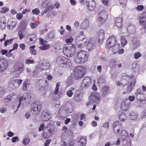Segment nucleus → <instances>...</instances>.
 Returning a JSON list of instances; mask_svg holds the SVG:
<instances>
[{"label":"nucleus","mask_w":146,"mask_h":146,"mask_svg":"<svg viewBox=\"0 0 146 146\" xmlns=\"http://www.w3.org/2000/svg\"><path fill=\"white\" fill-rule=\"evenodd\" d=\"M12 97V95H9L5 97L4 100V102L5 103H7L11 102V99L13 98Z\"/></svg>","instance_id":"obj_33"},{"label":"nucleus","mask_w":146,"mask_h":146,"mask_svg":"<svg viewBox=\"0 0 146 146\" xmlns=\"http://www.w3.org/2000/svg\"><path fill=\"white\" fill-rule=\"evenodd\" d=\"M31 98V97L29 93H25L23 94V95L19 99V104H18L17 108H18L21 106L22 102H25L30 100Z\"/></svg>","instance_id":"obj_7"},{"label":"nucleus","mask_w":146,"mask_h":146,"mask_svg":"<svg viewBox=\"0 0 146 146\" xmlns=\"http://www.w3.org/2000/svg\"><path fill=\"white\" fill-rule=\"evenodd\" d=\"M73 38L71 37L66 39L65 42L66 43H68V44H71V43L73 42Z\"/></svg>","instance_id":"obj_56"},{"label":"nucleus","mask_w":146,"mask_h":146,"mask_svg":"<svg viewBox=\"0 0 146 146\" xmlns=\"http://www.w3.org/2000/svg\"><path fill=\"white\" fill-rule=\"evenodd\" d=\"M54 7L52 5H50L46 8L44 11V14L46 13L47 12L50 11L53 9Z\"/></svg>","instance_id":"obj_40"},{"label":"nucleus","mask_w":146,"mask_h":146,"mask_svg":"<svg viewBox=\"0 0 146 146\" xmlns=\"http://www.w3.org/2000/svg\"><path fill=\"white\" fill-rule=\"evenodd\" d=\"M87 41L86 38L84 37L83 38L82 40L81 41V43L77 46V47L81 48H84L86 44Z\"/></svg>","instance_id":"obj_19"},{"label":"nucleus","mask_w":146,"mask_h":146,"mask_svg":"<svg viewBox=\"0 0 146 146\" xmlns=\"http://www.w3.org/2000/svg\"><path fill=\"white\" fill-rule=\"evenodd\" d=\"M121 45L122 46H124L127 43V41L125 36H122L121 37Z\"/></svg>","instance_id":"obj_27"},{"label":"nucleus","mask_w":146,"mask_h":146,"mask_svg":"<svg viewBox=\"0 0 146 146\" xmlns=\"http://www.w3.org/2000/svg\"><path fill=\"white\" fill-rule=\"evenodd\" d=\"M36 39V35L33 34H31L28 35L27 37V40L29 42L33 43H34Z\"/></svg>","instance_id":"obj_14"},{"label":"nucleus","mask_w":146,"mask_h":146,"mask_svg":"<svg viewBox=\"0 0 146 146\" xmlns=\"http://www.w3.org/2000/svg\"><path fill=\"white\" fill-rule=\"evenodd\" d=\"M5 89L3 87H0V94L3 96L5 93Z\"/></svg>","instance_id":"obj_55"},{"label":"nucleus","mask_w":146,"mask_h":146,"mask_svg":"<svg viewBox=\"0 0 146 146\" xmlns=\"http://www.w3.org/2000/svg\"><path fill=\"white\" fill-rule=\"evenodd\" d=\"M30 139L28 138H26L24 139L23 140V143L25 145H27L28 144L29 142Z\"/></svg>","instance_id":"obj_43"},{"label":"nucleus","mask_w":146,"mask_h":146,"mask_svg":"<svg viewBox=\"0 0 146 146\" xmlns=\"http://www.w3.org/2000/svg\"><path fill=\"white\" fill-rule=\"evenodd\" d=\"M122 19H115L114 26L117 28H121L122 27Z\"/></svg>","instance_id":"obj_22"},{"label":"nucleus","mask_w":146,"mask_h":146,"mask_svg":"<svg viewBox=\"0 0 146 146\" xmlns=\"http://www.w3.org/2000/svg\"><path fill=\"white\" fill-rule=\"evenodd\" d=\"M25 63L27 64H32L34 63V61L33 60L28 59L26 60Z\"/></svg>","instance_id":"obj_52"},{"label":"nucleus","mask_w":146,"mask_h":146,"mask_svg":"<svg viewBox=\"0 0 146 146\" xmlns=\"http://www.w3.org/2000/svg\"><path fill=\"white\" fill-rule=\"evenodd\" d=\"M73 93L71 90H68L66 92V94L68 96L71 97L73 96Z\"/></svg>","instance_id":"obj_50"},{"label":"nucleus","mask_w":146,"mask_h":146,"mask_svg":"<svg viewBox=\"0 0 146 146\" xmlns=\"http://www.w3.org/2000/svg\"><path fill=\"white\" fill-rule=\"evenodd\" d=\"M100 18H106L107 17V13L104 11H100L99 13Z\"/></svg>","instance_id":"obj_29"},{"label":"nucleus","mask_w":146,"mask_h":146,"mask_svg":"<svg viewBox=\"0 0 146 146\" xmlns=\"http://www.w3.org/2000/svg\"><path fill=\"white\" fill-rule=\"evenodd\" d=\"M42 106V104L40 102H33L31 105L30 112L34 115L38 114L41 111Z\"/></svg>","instance_id":"obj_6"},{"label":"nucleus","mask_w":146,"mask_h":146,"mask_svg":"<svg viewBox=\"0 0 146 146\" xmlns=\"http://www.w3.org/2000/svg\"><path fill=\"white\" fill-rule=\"evenodd\" d=\"M110 91L109 87L107 86H104L101 90L102 95L104 96L108 95Z\"/></svg>","instance_id":"obj_16"},{"label":"nucleus","mask_w":146,"mask_h":146,"mask_svg":"<svg viewBox=\"0 0 146 146\" xmlns=\"http://www.w3.org/2000/svg\"><path fill=\"white\" fill-rule=\"evenodd\" d=\"M96 41L92 39H90L88 41V43L87 47L88 50L90 49L91 48L92 49V47L95 45Z\"/></svg>","instance_id":"obj_17"},{"label":"nucleus","mask_w":146,"mask_h":146,"mask_svg":"<svg viewBox=\"0 0 146 146\" xmlns=\"http://www.w3.org/2000/svg\"><path fill=\"white\" fill-rule=\"evenodd\" d=\"M97 38L99 43H102L103 41L104 38V32L103 30H100L98 32Z\"/></svg>","instance_id":"obj_11"},{"label":"nucleus","mask_w":146,"mask_h":146,"mask_svg":"<svg viewBox=\"0 0 146 146\" xmlns=\"http://www.w3.org/2000/svg\"><path fill=\"white\" fill-rule=\"evenodd\" d=\"M139 23L143 28L146 29V19H139Z\"/></svg>","instance_id":"obj_30"},{"label":"nucleus","mask_w":146,"mask_h":146,"mask_svg":"<svg viewBox=\"0 0 146 146\" xmlns=\"http://www.w3.org/2000/svg\"><path fill=\"white\" fill-rule=\"evenodd\" d=\"M117 38L114 35L111 36L108 39L106 44L107 48H110L114 46L117 42Z\"/></svg>","instance_id":"obj_9"},{"label":"nucleus","mask_w":146,"mask_h":146,"mask_svg":"<svg viewBox=\"0 0 146 146\" xmlns=\"http://www.w3.org/2000/svg\"><path fill=\"white\" fill-rule=\"evenodd\" d=\"M117 62L115 59H111L110 60L109 63V65L112 68H114L117 66Z\"/></svg>","instance_id":"obj_26"},{"label":"nucleus","mask_w":146,"mask_h":146,"mask_svg":"<svg viewBox=\"0 0 146 146\" xmlns=\"http://www.w3.org/2000/svg\"><path fill=\"white\" fill-rule=\"evenodd\" d=\"M113 47L112 50L114 52V53H116L117 52L119 49H118L116 47L114 46H112L111 48Z\"/></svg>","instance_id":"obj_60"},{"label":"nucleus","mask_w":146,"mask_h":146,"mask_svg":"<svg viewBox=\"0 0 146 146\" xmlns=\"http://www.w3.org/2000/svg\"><path fill=\"white\" fill-rule=\"evenodd\" d=\"M23 80L21 79L16 80H15V82H16L19 86L22 83Z\"/></svg>","instance_id":"obj_62"},{"label":"nucleus","mask_w":146,"mask_h":146,"mask_svg":"<svg viewBox=\"0 0 146 146\" xmlns=\"http://www.w3.org/2000/svg\"><path fill=\"white\" fill-rule=\"evenodd\" d=\"M35 47V46L33 45L30 46L29 47L30 49V52L31 54L33 55H35L37 54V51L34 48Z\"/></svg>","instance_id":"obj_28"},{"label":"nucleus","mask_w":146,"mask_h":146,"mask_svg":"<svg viewBox=\"0 0 146 146\" xmlns=\"http://www.w3.org/2000/svg\"><path fill=\"white\" fill-rule=\"evenodd\" d=\"M8 66V62L4 60L2 61L1 64H0V71L6 70Z\"/></svg>","instance_id":"obj_18"},{"label":"nucleus","mask_w":146,"mask_h":146,"mask_svg":"<svg viewBox=\"0 0 146 146\" xmlns=\"http://www.w3.org/2000/svg\"><path fill=\"white\" fill-rule=\"evenodd\" d=\"M127 118V115L126 114L121 113L119 116V119L120 120L122 121H124Z\"/></svg>","instance_id":"obj_35"},{"label":"nucleus","mask_w":146,"mask_h":146,"mask_svg":"<svg viewBox=\"0 0 146 146\" xmlns=\"http://www.w3.org/2000/svg\"><path fill=\"white\" fill-rule=\"evenodd\" d=\"M74 74L75 79L76 80L82 78L85 74L84 68L80 66L76 67L74 69Z\"/></svg>","instance_id":"obj_4"},{"label":"nucleus","mask_w":146,"mask_h":146,"mask_svg":"<svg viewBox=\"0 0 146 146\" xmlns=\"http://www.w3.org/2000/svg\"><path fill=\"white\" fill-rule=\"evenodd\" d=\"M91 124L92 126L94 127H96L97 125V123L95 121H92L91 122Z\"/></svg>","instance_id":"obj_61"},{"label":"nucleus","mask_w":146,"mask_h":146,"mask_svg":"<svg viewBox=\"0 0 146 146\" xmlns=\"http://www.w3.org/2000/svg\"><path fill=\"white\" fill-rule=\"evenodd\" d=\"M50 64L48 61H44L41 63L40 68L42 70H45L49 68Z\"/></svg>","instance_id":"obj_15"},{"label":"nucleus","mask_w":146,"mask_h":146,"mask_svg":"<svg viewBox=\"0 0 146 146\" xmlns=\"http://www.w3.org/2000/svg\"><path fill=\"white\" fill-rule=\"evenodd\" d=\"M128 105L126 104L125 102H122L121 105V108L122 111H126L128 110Z\"/></svg>","instance_id":"obj_24"},{"label":"nucleus","mask_w":146,"mask_h":146,"mask_svg":"<svg viewBox=\"0 0 146 146\" xmlns=\"http://www.w3.org/2000/svg\"><path fill=\"white\" fill-rule=\"evenodd\" d=\"M19 46L21 48V50H25V48L26 47V46L24 43L20 44L19 45Z\"/></svg>","instance_id":"obj_59"},{"label":"nucleus","mask_w":146,"mask_h":146,"mask_svg":"<svg viewBox=\"0 0 146 146\" xmlns=\"http://www.w3.org/2000/svg\"><path fill=\"white\" fill-rule=\"evenodd\" d=\"M120 125L121 126V125H120L119 122L117 121L113 123V131L115 133L117 134L119 132V128H118L116 130L115 128L117 127V126H118Z\"/></svg>","instance_id":"obj_21"},{"label":"nucleus","mask_w":146,"mask_h":146,"mask_svg":"<svg viewBox=\"0 0 146 146\" xmlns=\"http://www.w3.org/2000/svg\"><path fill=\"white\" fill-rule=\"evenodd\" d=\"M79 142L82 146H85L86 144V139L83 137H81L80 138Z\"/></svg>","instance_id":"obj_38"},{"label":"nucleus","mask_w":146,"mask_h":146,"mask_svg":"<svg viewBox=\"0 0 146 146\" xmlns=\"http://www.w3.org/2000/svg\"><path fill=\"white\" fill-rule=\"evenodd\" d=\"M144 6L143 5H140L137 6L135 8V9L139 11H142L143 9Z\"/></svg>","instance_id":"obj_47"},{"label":"nucleus","mask_w":146,"mask_h":146,"mask_svg":"<svg viewBox=\"0 0 146 146\" xmlns=\"http://www.w3.org/2000/svg\"><path fill=\"white\" fill-rule=\"evenodd\" d=\"M17 23V22L15 19H9L7 21V24L10 27H14Z\"/></svg>","instance_id":"obj_20"},{"label":"nucleus","mask_w":146,"mask_h":146,"mask_svg":"<svg viewBox=\"0 0 146 146\" xmlns=\"http://www.w3.org/2000/svg\"><path fill=\"white\" fill-rule=\"evenodd\" d=\"M6 20L5 19H0V25H1L2 24H6Z\"/></svg>","instance_id":"obj_58"},{"label":"nucleus","mask_w":146,"mask_h":146,"mask_svg":"<svg viewBox=\"0 0 146 146\" xmlns=\"http://www.w3.org/2000/svg\"><path fill=\"white\" fill-rule=\"evenodd\" d=\"M51 142L50 139H47L44 143L45 146H48Z\"/></svg>","instance_id":"obj_63"},{"label":"nucleus","mask_w":146,"mask_h":146,"mask_svg":"<svg viewBox=\"0 0 146 146\" xmlns=\"http://www.w3.org/2000/svg\"><path fill=\"white\" fill-rule=\"evenodd\" d=\"M50 47V45L49 44H47L40 47L39 48L41 50H45L48 49Z\"/></svg>","instance_id":"obj_41"},{"label":"nucleus","mask_w":146,"mask_h":146,"mask_svg":"<svg viewBox=\"0 0 146 146\" xmlns=\"http://www.w3.org/2000/svg\"><path fill=\"white\" fill-rule=\"evenodd\" d=\"M88 58V54L87 52L81 50L76 53L75 61L77 64H83L87 61Z\"/></svg>","instance_id":"obj_1"},{"label":"nucleus","mask_w":146,"mask_h":146,"mask_svg":"<svg viewBox=\"0 0 146 146\" xmlns=\"http://www.w3.org/2000/svg\"><path fill=\"white\" fill-rule=\"evenodd\" d=\"M32 13L33 14L37 15L40 13V11L38 9L35 8L32 11Z\"/></svg>","instance_id":"obj_42"},{"label":"nucleus","mask_w":146,"mask_h":146,"mask_svg":"<svg viewBox=\"0 0 146 146\" xmlns=\"http://www.w3.org/2000/svg\"><path fill=\"white\" fill-rule=\"evenodd\" d=\"M132 83H131L130 85L129 86H127V88L126 91L127 92H130L131 91V90L132 88Z\"/></svg>","instance_id":"obj_54"},{"label":"nucleus","mask_w":146,"mask_h":146,"mask_svg":"<svg viewBox=\"0 0 146 146\" xmlns=\"http://www.w3.org/2000/svg\"><path fill=\"white\" fill-rule=\"evenodd\" d=\"M39 43L41 45H45L48 42L47 40H44L41 38H39Z\"/></svg>","instance_id":"obj_37"},{"label":"nucleus","mask_w":146,"mask_h":146,"mask_svg":"<svg viewBox=\"0 0 146 146\" xmlns=\"http://www.w3.org/2000/svg\"><path fill=\"white\" fill-rule=\"evenodd\" d=\"M134 55L135 58L137 59L139 58L141 56V54L140 52H137L134 53Z\"/></svg>","instance_id":"obj_46"},{"label":"nucleus","mask_w":146,"mask_h":146,"mask_svg":"<svg viewBox=\"0 0 146 146\" xmlns=\"http://www.w3.org/2000/svg\"><path fill=\"white\" fill-rule=\"evenodd\" d=\"M133 44L134 45H136V46H139L138 44H139V42L137 40L136 38H133L132 40Z\"/></svg>","instance_id":"obj_44"},{"label":"nucleus","mask_w":146,"mask_h":146,"mask_svg":"<svg viewBox=\"0 0 146 146\" xmlns=\"http://www.w3.org/2000/svg\"><path fill=\"white\" fill-rule=\"evenodd\" d=\"M130 117L132 120H135L137 118V113L134 112H131L130 114Z\"/></svg>","instance_id":"obj_32"},{"label":"nucleus","mask_w":146,"mask_h":146,"mask_svg":"<svg viewBox=\"0 0 146 146\" xmlns=\"http://www.w3.org/2000/svg\"><path fill=\"white\" fill-rule=\"evenodd\" d=\"M76 48L73 44H67L63 49V52L67 57L71 56L75 51Z\"/></svg>","instance_id":"obj_2"},{"label":"nucleus","mask_w":146,"mask_h":146,"mask_svg":"<svg viewBox=\"0 0 146 146\" xmlns=\"http://www.w3.org/2000/svg\"><path fill=\"white\" fill-rule=\"evenodd\" d=\"M56 61L63 67L69 68L72 65L70 60L64 56H59Z\"/></svg>","instance_id":"obj_3"},{"label":"nucleus","mask_w":146,"mask_h":146,"mask_svg":"<svg viewBox=\"0 0 146 146\" xmlns=\"http://www.w3.org/2000/svg\"><path fill=\"white\" fill-rule=\"evenodd\" d=\"M54 130L52 125L49 124L45 127L43 131L42 137L45 139L49 138L52 135Z\"/></svg>","instance_id":"obj_5"},{"label":"nucleus","mask_w":146,"mask_h":146,"mask_svg":"<svg viewBox=\"0 0 146 146\" xmlns=\"http://www.w3.org/2000/svg\"><path fill=\"white\" fill-rule=\"evenodd\" d=\"M14 40V38L7 39L5 40L4 43V46H6L8 45H9Z\"/></svg>","instance_id":"obj_39"},{"label":"nucleus","mask_w":146,"mask_h":146,"mask_svg":"<svg viewBox=\"0 0 146 146\" xmlns=\"http://www.w3.org/2000/svg\"><path fill=\"white\" fill-rule=\"evenodd\" d=\"M45 128V125L44 123H42L40 125L39 127L38 128V131L39 132L41 131L44 130Z\"/></svg>","instance_id":"obj_51"},{"label":"nucleus","mask_w":146,"mask_h":146,"mask_svg":"<svg viewBox=\"0 0 146 146\" xmlns=\"http://www.w3.org/2000/svg\"><path fill=\"white\" fill-rule=\"evenodd\" d=\"M60 82L56 83L55 89L54 92V94H57L58 93L59 86H60Z\"/></svg>","instance_id":"obj_36"},{"label":"nucleus","mask_w":146,"mask_h":146,"mask_svg":"<svg viewBox=\"0 0 146 146\" xmlns=\"http://www.w3.org/2000/svg\"><path fill=\"white\" fill-rule=\"evenodd\" d=\"M135 94H136V98L137 99L139 98V97H140L141 94H143L141 93V91L139 89L137 90Z\"/></svg>","instance_id":"obj_48"},{"label":"nucleus","mask_w":146,"mask_h":146,"mask_svg":"<svg viewBox=\"0 0 146 146\" xmlns=\"http://www.w3.org/2000/svg\"><path fill=\"white\" fill-rule=\"evenodd\" d=\"M19 140V137H13L12 139V141L13 143H15Z\"/></svg>","instance_id":"obj_57"},{"label":"nucleus","mask_w":146,"mask_h":146,"mask_svg":"<svg viewBox=\"0 0 146 146\" xmlns=\"http://www.w3.org/2000/svg\"><path fill=\"white\" fill-rule=\"evenodd\" d=\"M30 84V83L27 80H26L24 82L22 86V89L23 91H27V88Z\"/></svg>","instance_id":"obj_25"},{"label":"nucleus","mask_w":146,"mask_h":146,"mask_svg":"<svg viewBox=\"0 0 146 146\" xmlns=\"http://www.w3.org/2000/svg\"><path fill=\"white\" fill-rule=\"evenodd\" d=\"M50 0H44L41 3V6L42 7L45 8L50 4Z\"/></svg>","instance_id":"obj_34"},{"label":"nucleus","mask_w":146,"mask_h":146,"mask_svg":"<svg viewBox=\"0 0 146 146\" xmlns=\"http://www.w3.org/2000/svg\"><path fill=\"white\" fill-rule=\"evenodd\" d=\"M89 99L92 103H95L99 102L100 99V94L97 92L92 93L89 97Z\"/></svg>","instance_id":"obj_8"},{"label":"nucleus","mask_w":146,"mask_h":146,"mask_svg":"<svg viewBox=\"0 0 146 146\" xmlns=\"http://www.w3.org/2000/svg\"><path fill=\"white\" fill-rule=\"evenodd\" d=\"M42 117L44 121H48L50 118V113L47 110L43 111L42 113Z\"/></svg>","instance_id":"obj_13"},{"label":"nucleus","mask_w":146,"mask_h":146,"mask_svg":"<svg viewBox=\"0 0 146 146\" xmlns=\"http://www.w3.org/2000/svg\"><path fill=\"white\" fill-rule=\"evenodd\" d=\"M127 30L129 33L133 34L135 32L136 28L135 26L131 25L127 27Z\"/></svg>","instance_id":"obj_23"},{"label":"nucleus","mask_w":146,"mask_h":146,"mask_svg":"<svg viewBox=\"0 0 146 146\" xmlns=\"http://www.w3.org/2000/svg\"><path fill=\"white\" fill-rule=\"evenodd\" d=\"M86 4L88 10L92 11L95 8L96 2L95 0H86Z\"/></svg>","instance_id":"obj_10"},{"label":"nucleus","mask_w":146,"mask_h":146,"mask_svg":"<svg viewBox=\"0 0 146 146\" xmlns=\"http://www.w3.org/2000/svg\"><path fill=\"white\" fill-rule=\"evenodd\" d=\"M109 0H102L103 3L105 5H107L109 3Z\"/></svg>","instance_id":"obj_64"},{"label":"nucleus","mask_w":146,"mask_h":146,"mask_svg":"<svg viewBox=\"0 0 146 146\" xmlns=\"http://www.w3.org/2000/svg\"><path fill=\"white\" fill-rule=\"evenodd\" d=\"M9 10V8L5 7H3L2 8V9L1 11V13H5Z\"/></svg>","instance_id":"obj_49"},{"label":"nucleus","mask_w":146,"mask_h":146,"mask_svg":"<svg viewBox=\"0 0 146 146\" xmlns=\"http://www.w3.org/2000/svg\"><path fill=\"white\" fill-rule=\"evenodd\" d=\"M91 84L90 79L88 77H86L82 80V86L84 87H88Z\"/></svg>","instance_id":"obj_12"},{"label":"nucleus","mask_w":146,"mask_h":146,"mask_svg":"<svg viewBox=\"0 0 146 146\" xmlns=\"http://www.w3.org/2000/svg\"><path fill=\"white\" fill-rule=\"evenodd\" d=\"M119 3L123 7H125L127 4L126 0H119Z\"/></svg>","instance_id":"obj_45"},{"label":"nucleus","mask_w":146,"mask_h":146,"mask_svg":"<svg viewBox=\"0 0 146 146\" xmlns=\"http://www.w3.org/2000/svg\"><path fill=\"white\" fill-rule=\"evenodd\" d=\"M137 99H139V101L141 103L145 104L146 103V99L143 94H141L139 98Z\"/></svg>","instance_id":"obj_31"},{"label":"nucleus","mask_w":146,"mask_h":146,"mask_svg":"<svg viewBox=\"0 0 146 146\" xmlns=\"http://www.w3.org/2000/svg\"><path fill=\"white\" fill-rule=\"evenodd\" d=\"M18 35L20 40L23 39L24 37V34L20 31L18 32Z\"/></svg>","instance_id":"obj_53"}]
</instances>
